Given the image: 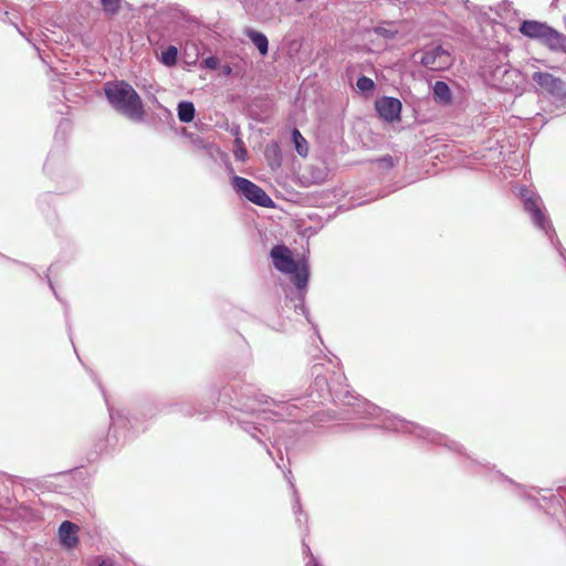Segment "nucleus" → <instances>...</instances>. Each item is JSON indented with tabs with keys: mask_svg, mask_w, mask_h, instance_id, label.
<instances>
[{
	"mask_svg": "<svg viewBox=\"0 0 566 566\" xmlns=\"http://www.w3.org/2000/svg\"><path fill=\"white\" fill-rule=\"evenodd\" d=\"M518 30L524 36L537 40L553 52L566 53V35L544 22L524 20Z\"/></svg>",
	"mask_w": 566,
	"mask_h": 566,
	"instance_id": "39448f33",
	"label": "nucleus"
},
{
	"mask_svg": "<svg viewBox=\"0 0 566 566\" xmlns=\"http://www.w3.org/2000/svg\"><path fill=\"white\" fill-rule=\"evenodd\" d=\"M378 166L382 169H391L395 166V160L390 155H386L376 160Z\"/></svg>",
	"mask_w": 566,
	"mask_h": 566,
	"instance_id": "cd10ccee",
	"label": "nucleus"
},
{
	"mask_svg": "<svg viewBox=\"0 0 566 566\" xmlns=\"http://www.w3.org/2000/svg\"><path fill=\"white\" fill-rule=\"evenodd\" d=\"M178 118L181 123H190L196 115V108L192 102L181 101L177 106Z\"/></svg>",
	"mask_w": 566,
	"mask_h": 566,
	"instance_id": "dca6fc26",
	"label": "nucleus"
},
{
	"mask_svg": "<svg viewBox=\"0 0 566 566\" xmlns=\"http://www.w3.org/2000/svg\"><path fill=\"white\" fill-rule=\"evenodd\" d=\"M374 33L384 39H394L398 33L397 28L392 22H384L374 28Z\"/></svg>",
	"mask_w": 566,
	"mask_h": 566,
	"instance_id": "6ab92c4d",
	"label": "nucleus"
},
{
	"mask_svg": "<svg viewBox=\"0 0 566 566\" xmlns=\"http://www.w3.org/2000/svg\"><path fill=\"white\" fill-rule=\"evenodd\" d=\"M177 60L178 49L175 45H168L160 56V62L168 67L176 65Z\"/></svg>",
	"mask_w": 566,
	"mask_h": 566,
	"instance_id": "aec40b11",
	"label": "nucleus"
},
{
	"mask_svg": "<svg viewBox=\"0 0 566 566\" xmlns=\"http://www.w3.org/2000/svg\"><path fill=\"white\" fill-rule=\"evenodd\" d=\"M532 80L558 101L566 99V83L546 72H535Z\"/></svg>",
	"mask_w": 566,
	"mask_h": 566,
	"instance_id": "9b49d317",
	"label": "nucleus"
},
{
	"mask_svg": "<svg viewBox=\"0 0 566 566\" xmlns=\"http://www.w3.org/2000/svg\"><path fill=\"white\" fill-rule=\"evenodd\" d=\"M420 64L431 71H441L451 65V56L442 46L436 45L421 53Z\"/></svg>",
	"mask_w": 566,
	"mask_h": 566,
	"instance_id": "9d476101",
	"label": "nucleus"
},
{
	"mask_svg": "<svg viewBox=\"0 0 566 566\" xmlns=\"http://www.w3.org/2000/svg\"><path fill=\"white\" fill-rule=\"evenodd\" d=\"M54 195L50 191L41 193L36 199L39 209L45 213L52 206Z\"/></svg>",
	"mask_w": 566,
	"mask_h": 566,
	"instance_id": "5701e85b",
	"label": "nucleus"
},
{
	"mask_svg": "<svg viewBox=\"0 0 566 566\" xmlns=\"http://www.w3.org/2000/svg\"><path fill=\"white\" fill-rule=\"evenodd\" d=\"M469 464L472 467H479L481 471H478V473H481L482 471L489 472L491 471L490 467L488 464H482L478 462L475 459H472L470 455H468Z\"/></svg>",
	"mask_w": 566,
	"mask_h": 566,
	"instance_id": "7c9ffc66",
	"label": "nucleus"
},
{
	"mask_svg": "<svg viewBox=\"0 0 566 566\" xmlns=\"http://www.w3.org/2000/svg\"><path fill=\"white\" fill-rule=\"evenodd\" d=\"M433 99L443 106L452 103V94L449 85L443 81H437L432 88Z\"/></svg>",
	"mask_w": 566,
	"mask_h": 566,
	"instance_id": "4468645a",
	"label": "nucleus"
},
{
	"mask_svg": "<svg viewBox=\"0 0 566 566\" xmlns=\"http://www.w3.org/2000/svg\"><path fill=\"white\" fill-rule=\"evenodd\" d=\"M297 401L301 399L276 400L262 394L252 384L238 382L227 385L219 394V402L230 411L228 418L232 424L249 433L260 444L265 447L266 452L272 457L266 441L272 438L276 440L274 432L271 433L269 424L261 422H294L305 418Z\"/></svg>",
	"mask_w": 566,
	"mask_h": 566,
	"instance_id": "f257e3e1",
	"label": "nucleus"
},
{
	"mask_svg": "<svg viewBox=\"0 0 566 566\" xmlns=\"http://www.w3.org/2000/svg\"><path fill=\"white\" fill-rule=\"evenodd\" d=\"M321 365L313 366V375H315L311 391L313 402H323L327 398H332L334 402L352 408V410L348 411V413H350L348 417L350 418L373 420L376 421L374 427L381 428L386 431L411 434L424 442L442 446L457 453H463V448L448 437L432 429L391 415L365 399L353 396L348 390V386L343 384V380H346L344 374H335V378L331 384L325 376L321 375Z\"/></svg>",
	"mask_w": 566,
	"mask_h": 566,
	"instance_id": "f03ea898",
	"label": "nucleus"
},
{
	"mask_svg": "<svg viewBox=\"0 0 566 566\" xmlns=\"http://www.w3.org/2000/svg\"><path fill=\"white\" fill-rule=\"evenodd\" d=\"M59 543L66 549H74L78 543V527L71 521H63L59 526Z\"/></svg>",
	"mask_w": 566,
	"mask_h": 566,
	"instance_id": "ddd939ff",
	"label": "nucleus"
},
{
	"mask_svg": "<svg viewBox=\"0 0 566 566\" xmlns=\"http://www.w3.org/2000/svg\"><path fill=\"white\" fill-rule=\"evenodd\" d=\"M244 33L251 40L254 46L259 50L262 56L268 54L269 40L264 33L250 28H248Z\"/></svg>",
	"mask_w": 566,
	"mask_h": 566,
	"instance_id": "2eb2a0df",
	"label": "nucleus"
},
{
	"mask_svg": "<svg viewBox=\"0 0 566 566\" xmlns=\"http://www.w3.org/2000/svg\"><path fill=\"white\" fill-rule=\"evenodd\" d=\"M286 478L289 479V483L293 490V494H294V504H293V511H294V514H295V518H296V522L298 524L302 523V516L304 515L303 513V510H302V505H301V502H300V496L297 494V491L295 489V485L294 483L292 482V480L286 475Z\"/></svg>",
	"mask_w": 566,
	"mask_h": 566,
	"instance_id": "4be33fe9",
	"label": "nucleus"
},
{
	"mask_svg": "<svg viewBox=\"0 0 566 566\" xmlns=\"http://www.w3.org/2000/svg\"><path fill=\"white\" fill-rule=\"evenodd\" d=\"M490 475H491L490 480L492 482L507 483L515 490V492L520 496L526 499L527 501H531L533 503V505L536 507L545 509V510H554L553 512H549L553 515L556 514L557 509H559L562 512H565L566 500H565V496L560 493L551 494L549 497L543 496L542 501L545 504H542L539 499H535L532 495H530L523 486L516 484L513 480L509 479L503 473L495 471V472H491Z\"/></svg>",
	"mask_w": 566,
	"mask_h": 566,
	"instance_id": "6e6552de",
	"label": "nucleus"
},
{
	"mask_svg": "<svg viewBox=\"0 0 566 566\" xmlns=\"http://www.w3.org/2000/svg\"><path fill=\"white\" fill-rule=\"evenodd\" d=\"M303 553L308 558L305 562V566H323L319 560L312 554L311 548L307 544L303 543Z\"/></svg>",
	"mask_w": 566,
	"mask_h": 566,
	"instance_id": "a878e982",
	"label": "nucleus"
},
{
	"mask_svg": "<svg viewBox=\"0 0 566 566\" xmlns=\"http://www.w3.org/2000/svg\"><path fill=\"white\" fill-rule=\"evenodd\" d=\"M44 275H45V279L48 280L49 287H50V290L53 292V294H54L55 298H56L59 302H61V303L63 304V306H64V315H65V324H66V328H67L69 333H71V324H70V318H69V315H70V313H69V306H67V304H66V303H65V302L60 297L59 293H57V292H56V290H55V286H54L53 282H52V280L50 279L49 273H45Z\"/></svg>",
	"mask_w": 566,
	"mask_h": 566,
	"instance_id": "412c9836",
	"label": "nucleus"
},
{
	"mask_svg": "<svg viewBox=\"0 0 566 566\" xmlns=\"http://www.w3.org/2000/svg\"><path fill=\"white\" fill-rule=\"evenodd\" d=\"M564 492H565V494H566V490H565Z\"/></svg>",
	"mask_w": 566,
	"mask_h": 566,
	"instance_id": "473e14b6",
	"label": "nucleus"
},
{
	"mask_svg": "<svg viewBox=\"0 0 566 566\" xmlns=\"http://www.w3.org/2000/svg\"><path fill=\"white\" fill-rule=\"evenodd\" d=\"M378 116L387 123L400 120L401 102L391 96H382L375 102Z\"/></svg>",
	"mask_w": 566,
	"mask_h": 566,
	"instance_id": "f8f14e48",
	"label": "nucleus"
},
{
	"mask_svg": "<svg viewBox=\"0 0 566 566\" xmlns=\"http://www.w3.org/2000/svg\"><path fill=\"white\" fill-rule=\"evenodd\" d=\"M203 64L209 70H216L219 66V61L216 56H208L203 60Z\"/></svg>",
	"mask_w": 566,
	"mask_h": 566,
	"instance_id": "c756f323",
	"label": "nucleus"
},
{
	"mask_svg": "<svg viewBox=\"0 0 566 566\" xmlns=\"http://www.w3.org/2000/svg\"><path fill=\"white\" fill-rule=\"evenodd\" d=\"M43 171L59 185L64 182V185L59 186L60 193L74 190L78 186V180L69 168L64 150L61 148L52 149L49 153L43 165Z\"/></svg>",
	"mask_w": 566,
	"mask_h": 566,
	"instance_id": "423d86ee",
	"label": "nucleus"
},
{
	"mask_svg": "<svg viewBox=\"0 0 566 566\" xmlns=\"http://www.w3.org/2000/svg\"><path fill=\"white\" fill-rule=\"evenodd\" d=\"M93 566H115V563L112 558L108 557H96L93 562Z\"/></svg>",
	"mask_w": 566,
	"mask_h": 566,
	"instance_id": "c85d7f7f",
	"label": "nucleus"
},
{
	"mask_svg": "<svg viewBox=\"0 0 566 566\" xmlns=\"http://www.w3.org/2000/svg\"><path fill=\"white\" fill-rule=\"evenodd\" d=\"M104 98L118 115L133 123H142V96L125 80H109L102 86Z\"/></svg>",
	"mask_w": 566,
	"mask_h": 566,
	"instance_id": "20e7f679",
	"label": "nucleus"
},
{
	"mask_svg": "<svg viewBox=\"0 0 566 566\" xmlns=\"http://www.w3.org/2000/svg\"><path fill=\"white\" fill-rule=\"evenodd\" d=\"M356 86L360 92L367 93L374 90L375 83L370 77L361 75L357 78Z\"/></svg>",
	"mask_w": 566,
	"mask_h": 566,
	"instance_id": "393cba45",
	"label": "nucleus"
},
{
	"mask_svg": "<svg viewBox=\"0 0 566 566\" xmlns=\"http://www.w3.org/2000/svg\"><path fill=\"white\" fill-rule=\"evenodd\" d=\"M234 155L238 160L244 161L245 156H247V150H245V148L242 147L239 150H237Z\"/></svg>",
	"mask_w": 566,
	"mask_h": 566,
	"instance_id": "2f4dec72",
	"label": "nucleus"
},
{
	"mask_svg": "<svg viewBox=\"0 0 566 566\" xmlns=\"http://www.w3.org/2000/svg\"><path fill=\"white\" fill-rule=\"evenodd\" d=\"M274 268L285 274L291 275V281L294 283L298 291L300 303L295 304V312H300L308 317V311L304 304L305 293L310 277V266L305 259L295 261L292 256L291 250L284 244H276L271 249L270 253Z\"/></svg>",
	"mask_w": 566,
	"mask_h": 566,
	"instance_id": "7ed1b4c3",
	"label": "nucleus"
},
{
	"mask_svg": "<svg viewBox=\"0 0 566 566\" xmlns=\"http://www.w3.org/2000/svg\"><path fill=\"white\" fill-rule=\"evenodd\" d=\"M86 369L88 370V373L92 377V380L98 387V389L104 398V401L106 403V407H107V410L109 413V418H111L109 430H114V432H117V429H127L128 430L129 428H132L133 423L128 417V412H126L125 410H115L109 405L108 398H107V392H106L102 381L99 380V378L96 376V374L92 369H88V368H86ZM117 441H118V439L116 437V433L108 434L105 440L101 438L99 442L95 444L96 450L94 451V459H96L98 457V454L103 453L107 446L113 447Z\"/></svg>",
	"mask_w": 566,
	"mask_h": 566,
	"instance_id": "0eeeda50",
	"label": "nucleus"
},
{
	"mask_svg": "<svg viewBox=\"0 0 566 566\" xmlns=\"http://www.w3.org/2000/svg\"><path fill=\"white\" fill-rule=\"evenodd\" d=\"M292 140L295 146V150L302 157L307 156L308 147L306 139L302 136L298 129L294 128L292 130Z\"/></svg>",
	"mask_w": 566,
	"mask_h": 566,
	"instance_id": "a211bd4d",
	"label": "nucleus"
},
{
	"mask_svg": "<svg viewBox=\"0 0 566 566\" xmlns=\"http://www.w3.org/2000/svg\"><path fill=\"white\" fill-rule=\"evenodd\" d=\"M72 129V122L69 118H60V122L56 127V137L61 136L62 139L65 138V136L71 132Z\"/></svg>",
	"mask_w": 566,
	"mask_h": 566,
	"instance_id": "b1692460",
	"label": "nucleus"
},
{
	"mask_svg": "<svg viewBox=\"0 0 566 566\" xmlns=\"http://www.w3.org/2000/svg\"><path fill=\"white\" fill-rule=\"evenodd\" d=\"M124 0H99L105 15L114 17L119 13Z\"/></svg>",
	"mask_w": 566,
	"mask_h": 566,
	"instance_id": "f3484780",
	"label": "nucleus"
},
{
	"mask_svg": "<svg viewBox=\"0 0 566 566\" xmlns=\"http://www.w3.org/2000/svg\"><path fill=\"white\" fill-rule=\"evenodd\" d=\"M231 184L237 193L244 197L252 203L263 208H271L274 206L271 197L260 186L255 185L251 180L244 177L233 176Z\"/></svg>",
	"mask_w": 566,
	"mask_h": 566,
	"instance_id": "1a4fd4ad",
	"label": "nucleus"
},
{
	"mask_svg": "<svg viewBox=\"0 0 566 566\" xmlns=\"http://www.w3.org/2000/svg\"><path fill=\"white\" fill-rule=\"evenodd\" d=\"M178 411H179L181 415L186 416V417H192V416H195V415H197V413H198V415L205 413L207 410L202 411V410H200V409H196V408H195V407H192V406L181 405V406H179Z\"/></svg>",
	"mask_w": 566,
	"mask_h": 566,
	"instance_id": "bb28decb",
	"label": "nucleus"
}]
</instances>
